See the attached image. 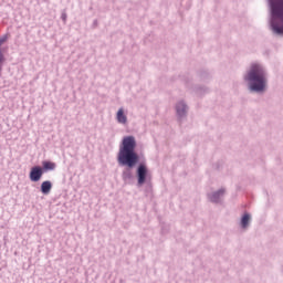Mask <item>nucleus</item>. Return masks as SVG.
<instances>
[{
    "label": "nucleus",
    "instance_id": "nucleus-5",
    "mask_svg": "<svg viewBox=\"0 0 283 283\" xmlns=\"http://www.w3.org/2000/svg\"><path fill=\"white\" fill-rule=\"evenodd\" d=\"M42 177H43V168L39 166L31 168V171H30L31 182H39V180H41Z\"/></svg>",
    "mask_w": 283,
    "mask_h": 283
},
{
    "label": "nucleus",
    "instance_id": "nucleus-11",
    "mask_svg": "<svg viewBox=\"0 0 283 283\" xmlns=\"http://www.w3.org/2000/svg\"><path fill=\"white\" fill-rule=\"evenodd\" d=\"M251 220V216L249 213H245L241 219V226L243 229H247L249 227V221Z\"/></svg>",
    "mask_w": 283,
    "mask_h": 283
},
{
    "label": "nucleus",
    "instance_id": "nucleus-6",
    "mask_svg": "<svg viewBox=\"0 0 283 283\" xmlns=\"http://www.w3.org/2000/svg\"><path fill=\"white\" fill-rule=\"evenodd\" d=\"M52 191V181H43L41 184V192L44 193V196H48Z\"/></svg>",
    "mask_w": 283,
    "mask_h": 283
},
{
    "label": "nucleus",
    "instance_id": "nucleus-3",
    "mask_svg": "<svg viewBox=\"0 0 283 283\" xmlns=\"http://www.w3.org/2000/svg\"><path fill=\"white\" fill-rule=\"evenodd\" d=\"M269 1L272 10V30L275 34H283V0Z\"/></svg>",
    "mask_w": 283,
    "mask_h": 283
},
{
    "label": "nucleus",
    "instance_id": "nucleus-7",
    "mask_svg": "<svg viewBox=\"0 0 283 283\" xmlns=\"http://www.w3.org/2000/svg\"><path fill=\"white\" fill-rule=\"evenodd\" d=\"M117 122L122 125H125V123H127V115H125V111L123 108H119L117 112Z\"/></svg>",
    "mask_w": 283,
    "mask_h": 283
},
{
    "label": "nucleus",
    "instance_id": "nucleus-9",
    "mask_svg": "<svg viewBox=\"0 0 283 283\" xmlns=\"http://www.w3.org/2000/svg\"><path fill=\"white\" fill-rule=\"evenodd\" d=\"M187 112V105H185V103L180 102L178 105H177V114L179 116H185V113Z\"/></svg>",
    "mask_w": 283,
    "mask_h": 283
},
{
    "label": "nucleus",
    "instance_id": "nucleus-4",
    "mask_svg": "<svg viewBox=\"0 0 283 283\" xmlns=\"http://www.w3.org/2000/svg\"><path fill=\"white\" fill-rule=\"evenodd\" d=\"M149 178V170L147 166L140 164L137 168V182L139 186L145 185V181Z\"/></svg>",
    "mask_w": 283,
    "mask_h": 283
},
{
    "label": "nucleus",
    "instance_id": "nucleus-2",
    "mask_svg": "<svg viewBox=\"0 0 283 283\" xmlns=\"http://www.w3.org/2000/svg\"><path fill=\"white\" fill-rule=\"evenodd\" d=\"M245 81H250L252 92H264L266 90V73L260 64H252Z\"/></svg>",
    "mask_w": 283,
    "mask_h": 283
},
{
    "label": "nucleus",
    "instance_id": "nucleus-8",
    "mask_svg": "<svg viewBox=\"0 0 283 283\" xmlns=\"http://www.w3.org/2000/svg\"><path fill=\"white\" fill-rule=\"evenodd\" d=\"M42 165L44 171H54L56 169V164L52 161H43Z\"/></svg>",
    "mask_w": 283,
    "mask_h": 283
},
{
    "label": "nucleus",
    "instance_id": "nucleus-10",
    "mask_svg": "<svg viewBox=\"0 0 283 283\" xmlns=\"http://www.w3.org/2000/svg\"><path fill=\"white\" fill-rule=\"evenodd\" d=\"M220 196H224V190H223V189H221V190L214 192V193L210 197L211 202H218V200H220Z\"/></svg>",
    "mask_w": 283,
    "mask_h": 283
},
{
    "label": "nucleus",
    "instance_id": "nucleus-1",
    "mask_svg": "<svg viewBox=\"0 0 283 283\" xmlns=\"http://www.w3.org/2000/svg\"><path fill=\"white\" fill-rule=\"evenodd\" d=\"M117 160L119 165L129 167V169H132L138 163V154L136 153V138H134V136L124 137Z\"/></svg>",
    "mask_w": 283,
    "mask_h": 283
},
{
    "label": "nucleus",
    "instance_id": "nucleus-13",
    "mask_svg": "<svg viewBox=\"0 0 283 283\" xmlns=\"http://www.w3.org/2000/svg\"><path fill=\"white\" fill-rule=\"evenodd\" d=\"M3 62V54L0 53V63Z\"/></svg>",
    "mask_w": 283,
    "mask_h": 283
},
{
    "label": "nucleus",
    "instance_id": "nucleus-12",
    "mask_svg": "<svg viewBox=\"0 0 283 283\" xmlns=\"http://www.w3.org/2000/svg\"><path fill=\"white\" fill-rule=\"evenodd\" d=\"M8 35L0 38V48L2 46L3 43H6V41H8Z\"/></svg>",
    "mask_w": 283,
    "mask_h": 283
}]
</instances>
